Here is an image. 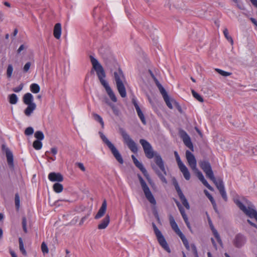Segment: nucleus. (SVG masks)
I'll list each match as a JSON object with an SVG mask.
<instances>
[{"instance_id": "1", "label": "nucleus", "mask_w": 257, "mask_h": 257, "mask_svg": "<svg viewBox=\"0 0 257 257\" xmlns=\"http://www.w3.org/2000/svg\"><path fill=\"white\" fill-rule=\"evenodd\" d=\"M90 59L91 64L93 65V68L96 72L100 82L105 88L107 95L113 102H116L117 98L114 93L109 86L108 82L104 79L106 75L103 68L98 60L92 56H90Z\"/></svg>"}, {"instance_id": "2", "label": "nucleus", "mask_w": 257, "mask_h": 257, "mask_svg": "<svg viewBox=\"0 0 257 257\" xmlns=\"http://www.w3.org/2000/svg\"><path fill=\"white\" fill-rule=\"evenodd\" d=\"M233 201L238 207L248 217L254 218L257 222V211L254 205L246 198L236 195Z\"/></svg>"}, {"instance_id": "3", "label": "nucleus", "mask_w": 257, "mask_h": 257, "mask_svg": "<svg viewBox=\"0 0 257 257\" xmlns=\"http://www.w3.org/2000/svg\"><path fill=\"white\" fill-rule=\"evenodd\" d=\"M140 143L142 146L145 154L148 159L155 158V162L157 165L160 168V170L163 172L165 175H166L167 172L165 168L163 161L161 157L156 154L153 151L151 145L146 140L141 139Z\"/></svg>"}, {"instance_id": "4", "label": "nucleus", "mask_w": 257, "mask_h": 257, "mask_svg": "<svg viewBox=\"0 0 257 257\" xmlns=\"http://www.w3.org/2000/svg\"><path fill=\"white\" fill-rule=\"evenodd\" d=\"M186 157L190 168L196 174L199 180L210 190H212L211 186L208 183L204 178L202 173L197 168V162L193 154L189 151H186Z\"/></svg>"}, {"instance_id": "5", "label": "nucleus", "mask_w": 257, "mask_h": 257, "mask_svg": "<svg viewBox=\"0 0 257 257\" xmlns=\"http://www.w3.org/2000/svg\"><path fill=\"white\" fill-rule=\"evenodd\" d=\"M100 137L103 142L108 147L115 159L120 163L123 164V159L115 146L108 140L106 136L101 132H99Z\"/></svg>"}, {"instance_id": "6", "label": "nucleus", "mask_w": 257, "mask_h": 257, "mask_svg": "<svg viewBox=\"0 0 257 257\" xmlns=\"http://www.w3.org/2000/svg\"><path fill=\"white\" fill-rule=\"evenodd\" d=\"M114 76L116 82L117 89L122 97H125L126 96L125 88L123 83L124 80V77L122 72L119 70L117 72H114Z\"/></svg>"}, {"instance_id": "7", "label": "nucleus", "mask_w": 257, "mask_h": 257, "mask_svg": "<svg viewBox=\"0 0 257 257\" xmlns=\"http://www.w3.org/2000/svg\"><path fill=\"white\" fill-rule=\"evenodd\" d=\"M119 132L122 137L123 142L125 144L128 149L134 153H137L138 151V149L137 144L135 141L130 137L127 133L123 129L120 128Z\"/></svg>"}, {"instance_id": "8", "label": "nucleus", "mask_w": 257, "mask_h": 257, "mask_svg": "<svg viewBox=\"0 0 257 257\" xmlns=\"http://www.w3.org/2000/svg\"><path fill=\"white\" fill-rule=\"evenodd\" d=\"M138 178L146 198L151 204L156 205V201L147 184L140 175H138Z\"/></svg>"}, {"instance_id": "9", "label": "nucleus", "mask_w": 257, "mask_h": 257, "mask_svg": "<svg viewBox=\"0 0 257 257\" xmlns=\"http://www.w3.org/2000/svg\"><path fill=\"white\" fill-rule=\"evenodd\" d=\"M153 227L154 232L157 238L158 241L162 247L167 251L168 252H170V248L161 232L157 228L154 223H152Z\"/></svg>"}, {"instance_id": "10", "label": "nucleus", "mask_w": 257, "mask_h": 257, "mask_svg": "<svg viewBox=\"0 0 257 257\" xmlns=\"http://www.w3.org/2000/svg\"><path fill=\"white\" fill-rule=\"evenodd\" d=\"M200 168L205 173L206 176L210 180H215V177L212 170L210 164L205 161H200L199 162Z\"/></svg>"}, {"instance_id": "11", "label": "nucleus", "mask_w": 257, "mask_h": 257, "mask_svg": "<svg viewBox=\"0 0 257 257\" xmlns=\"http://www.w3.org/2000/svg\"><path fill=\"white\" fill-rule=\"evenodd\" d=\"M156 84H157V85L160 90V93H161V94L162 95V96L163 97V98H164L167 105L168 106V107L169 108L172 109L173 105L172 104V102L174 103L175 101L174 100H171L170 99V98H169L166 91L164 89V88L162 86V85L161 84H160L159 83V82L157 80H156Z\"/></svg>"}, {"instance_id": "12", "label": "nucleus", "mask_w": 257, "mask_h": 257, "mask_svg": "<svg viewBox=\"0 0 257 257\" xmlns=\"http://www.w3.org/2000/svg\"><path fill=\"white\" fill-rule=\"evenodd\" d=\"M179 134L185 146L192 151H193V145L191 142L190 137L186 132L183 130H181L179 132Z\"/></svg>"}, {"instance_id": "13", "label": "nucleus", "mask_w": 257, "mask_h": 257, "mask_svg": "<svg viewBox=\"0 0 257 257\" xmlns=\"http://www.w3.org/2000/svg\"><path fill=\"white\" fill-rule=\"evenodd\" d=\"M246 242L245 236L241 234H237L235 235L233 240V245L236 247H241Z\"/></svg>"}, {"instance_id": "14", "label": "nucleus", "mask_w": 257, "mask_h": 257, "mask_svg": "<svg viewBox=\"0 0 257 257\" xmlns=\"http://www.w3.org/2000/svg\"><path fill=\"white\" fill-rule=\"evenodd\" d=\"M107 209V202L105 199H104L100 208L99 209L97 213L95 215L94 218L98 219L103 217L106 213Z\"/></svg>"}, {"instance_id": "15", "label": "nucleus", "mask_w": 257, "mask_h": 257, "mask_svg": "<svg viewBox=\"0 0 257 257\" xmlns=\"http://www.w3.org/2000/svg\"><path fill=\"white\" fill-rule=\"evenodd\" d=\"M48 179L52 182L59 183L63 181V176L60 173L51 172L48 175Z\"/></svg>"}, {"instance_id": "16", "label": "nucleus", "mask_w": 257, "mask_h": 257, "mask_svg": "<svg viewBox=\"0 0 257 257\" xmlns=\"http://www.w3.org/2000/svg\"><path fill=\"white\" fill-rule=\"evenodd\" d=\"M2 149L6 152L8 165L10 167H13V155L12 152L9 150V149L6 148L5 145L2 146Z\"/></svg>"}, {"instance_id": "17", "label": "nucleus", "mask_w": 257, "mask_h": 257, "mask_svg": "<svg viewBox=\"0 0 257 257\" xmlns=\"http://www.w3.org/2000/svg\"><path fill=\"white\" fill-rule=\"evenodd\" d=\"M132 102H133V104L134 105V106L135 107V108L136 109L137 114H138L139 117H140V119L141 120L142 123L144 124H146V119H145V116H144L143 112L142 111L141 108H140L139 105L138 104V103H137L136 100H135V99H134V98L133 99Z\"/></svg>"}, {"instance_id": "18", "label": "nucleus", "mask_w": 257, "mask_h": 257, "mask_svg": "<svg viewBox=\"0 0 257 257\" xmlns=\"http://www.w3.org/2000/svg\"><path fill=\"white\" fill-rule=\"evenodd\" d=\"M110 222V216L107 214L98 225V229H104L107 227Z\"/></svg>"}, {"instance_id": "19", "label": "nucleus", "mask_w": 257, "mask_h": 257, "mask_svg": "<svg viewBox=\"0 0 257 257\" xmlns=\"http://www.w3.org/2000/svg\"><path fill=\"white\" fill-rule=\"evenodd\" d=\"M212 182H213L215 185H216L217 188L219 190L221 195L223 198H225V193L223 191V182L219 179L216 180L215 178V180H211Z\"/></svg>"}, {"instance_id": "20", "label": "nucleus", "mask_w": 257, "mask_h": 257, "mask_svg": "<svg viewBox=\"0 0 257 257\" xmlns=\"http://www.w3.org/2000/svg\"><path fill=\"white\" fill-rule=\"evenodd\" d=\"M208 222H209V225H210V227L211 228V230L212 231V232L215 236V237L216 238V240H217V241L218 242V243L221 245H222V242L221 240V239L219 237V235L217 231V230L214 228L213 225V224L210 219L209 217L208 218Z\"/></svg>"}, {"instance_id": "21", "label": "nucleus", "mask_w": 257, "mask_h": 257, "mask_svg": "<svg viewBox=\"0 0 257 257\" xmlns=\"http://www.w3.org/2000/svg\"><path fill=\"white\" fill-rule=\"evenodd\" d=\"M178 167L181 172L183 174V176L185 179H186L187 180H189L190 179V174L186 166L184 164H183L179 166Z\"/></svg>"}, {"instance_id": "22", "label": "nucleus", "mask_w": 257, "mask_h": 257, "mask_svg": "<svg viewBox=\"0 0 257 257\" xmlns=\"http://www.w3.org/2000/svg\"><path fill=\"white\" fill-rule=\"evenodd\" d=\"M54 36L57 39H59L61 35V25L60 23H57L54 28Z\"/></svg>"}, {"instance_id": "23", "label": "nucleus", "mask_w": 257, "mask_h": 257, "mask_svg": "<svg viewBox=\"0 0 257 257\" xmlns=\"http://www.w3.org/2000/svg\"><path fill=\"white\" fill-rule=\"evenodd\" d=\"M33 96L32 94L27 93L25 94L23 96L24 103L26 105H29L31 104H35L33 102Z\"/></svg>"}, {"instance_id": "24", "label": "nucleus", "mask_w": 257, "mask_h": 257, "mask_svg": "<svg viewBox=\"0 0 257 257\" xmlns=\"http://www.w3.org/2000/svg\"><path fill=\"white\" fill-rule=\"evenodd\" d=\"M170 223L172 229L174 230V231L178 235L181 234L182 232L180 231V229L178 228V226L176 223L174 218L173 216H170Z\"/></svg>"}, {"instance_id": "25", "label": "nucleus", "mask_w": 257, "mask_h": 257, "mask_svg": "<svg viewBox=\"0 0 257 257\" xmlns=\"http://www.w3.org/2000/svg\"><path fill=\"white\" fill-rule=\"evenodd\" d=\"M27 105L28 106L24 110V113L26 116H30L36 108V104H31Z\"/></svg>"}, {"instance_id": "26", "label": "nucleus", "mask_w": 257, "mask_h": 257, "mask_svg": "<svg viewBox=\"0 0 257 257\" xmlns=\"http://www.w3.org/2000/svg\"><path fill=\"white\" fill-rule=\"evenodd\" d=\"M19 249L21 252L25 256H27L28 254L26 250L24 247V244L23 241V239L21 237L19 238Z\"/></svg>"}, {"instance_id": "27", "label": "nucleus", "mask_w": 257, "mask_h": 257, "mask_svg": "<svg viewBox=\"0 0 257 257\" xmlns=\"http://www.w3.org/2000/svg\"><path fill=\"white\" fill-rule=\"evenodd\" d=\"M151 166H152V168L153 169V170L155 171V172L158 175L159 177L161 180V181L165 183H167V180H166L165 177H164V176L163 175H162L160 173V172L156 168V167L155 166V165L152 164Z\"/></svg>"}, {"instance_id": "28", "label": "nucleus", "mask_w": 257, "mask_h": 257, "mask_svg": "<svg viewBox=\"0 0 257 257\" xmlns=\"http://www.w3.org/2000/svg\"><path fill=\"white\" fill-rule=\"evenodd\" d=\"M53 189L56 193H59L63 191V186L59 183H55L53 186Z\"/></svg>"}, {"instance_id": "29", "label": "nucleus", "mask_w": 257, "mask_h": 257, "mask_svg": "<svg viewBox=\"0 0 257 257\" xmlns=\"http://www.w3.org/2000/svg\"><path fill=\"white\" fill-rule=\"evenodd\" d=\"M244 152L249 156L257 155V146L255 148H251L250 149L248 148L247 149L245 150Z\"/></svg>"}, {"instance_id": "30", "label": "nucleus", "mask_w": 257, "mask_h": 257, "mask_svg": "<svg viewBox=\"0 0 257 257\" xmlns=\"http://www.w3.org/2000/svg\"><path fill=\"white\" fill-rule=\"evenodd\" d=\"M178 235L181 238V239L183 243V244L184 245V246H185L186 249L188 250H189L190 246H189V242H188L187 239H186V238L185 237V236H184V235L182 233H181V234H178Z\"/></svg>"}, {"instance_id": "31", "label": "nucleus", "mask_w": 257, "mask_h": 257, "mask_svg": "<svg viewBox=\"0 0 257 257\" xmlns=\"http://www.w3.org/2000/svg\"><path fill=\"white\" fill-rule=\"evenodd\" d=\"M179 198L184 205V206L188 210L190 209V205L189 203L188 202L187 200L186 199L184 195H182L181 196H179Z\"/></svg>"}, {"instance_id": "32", "label": "nucleus", "mask_w": 257, "mask_h": 257, "mask_svg": "<svg viewBox=\"0 0 257 257\" xmlns=\"http://www.w3.org/2000/svg\"><path fill=\"white\" fill-rule=\"evenodd\" d=\"M30 90L34 93H38L40 91V88L38 84L33 83L30 86Z\"/></svg>"}, {"instance_id": "33", "label": "nucleus", "mask_w": 257, "mask_h": 257, "mask_svg": "<svg viewBox=\"0 0 257 257\" xmlns=\"http://www.w3.org/2000/svg\"><path fill=\"white\" fill-rule=\"evenodd\" d=\"M92 115L93 116L94 119L96 121H98L101 124V127L103 128L104 124L102 117L99 115L95 113H93L92 114Z\"/></svg>"}, {"instance_id": "34", "label": "nucleus", "mask_w": 257, "mask_h": 257, "mask_svg": "<svg viewBox=\"0 0 257 257\" xmlns=\"http://www.w3.org/2000/svg\"><path fill=\"white\" fill-rule=\"evenodd\" d=\"M9 102L12 104H15L17 103L18 97L16 94H12L9 95Z\"/></svg>"}, {"instance_id": "35", "label": "nucleus", "mask_w": 257, "mask_h": 257, "mask_svg": "<svg viewBox=\"0 0 257 257\" xmlns=\"http://www.w3.org/2000/svg\"><path fill=\"white\" fill-rule=\"evenodd\" d=\"M13 70H14V69H13V67L12 65V64L8 65L7 69V72H6L7 77L8 78H11V77L12 76Z\"/></svg>"}, {"instance_id": "36", "label": "nucleus", "mask_w": 257, "mask_h": 257, "mask_svg": "<svg viewBox=\"0 0 257 257\" xmlns=\"http://www.w3.org/2000/svg\"><path fill=\"white\" fill-rule=\"evenodd\" d=\"M33 146L37 150H40L42 147V143L41 141L35 140L33 143Z\"/></svg>"}, {"instance_id": "37", "label": "nucleus", "mask_w": 257, "mask_h": 257, "mask_svg": "<svg viewBox=\"0 0 257 257\" xmlns=\"http://www.w3.org/2000/svg\"><path fill=\"white\" fill-rule=\"evenodd\" d=\"M35 137L37 139V140L42 141L44 139V136L42 132L37 131L35 133Z\"/></svg>"}, {"instance_id": "38", "label": "nucleus", "mask_w": 257, "mask_h": 257, "mask_svg": "<svg viewBox=\"0 0 257 257\" xmlns=\"http://www.w3.org/2000/svg\"><path fill=\"white\" fill-rule=\"evenodd\" d=\"M192 92V94L193 95V96L197 100H198L199 101L201 102H203L204 100L203 99V98L198 93H197L196 91H195V90H192L191 91Z\"/></svg>"}, {"instance_id": "39", "label": "nucleus", "mask_w": 257, "mask_h": 257, "mask_svg": "<svg viewBox=\"0 0 257 257\" xmlns=\"http://www.w3.org/2000/svg\"><path fill=\"white\" fill-rule=\"evenodd\" d=\"M22 227H23L24 231L25 233H27V232H28L27 228V220L26 217L25 216L23 217V218H22Z\"/></svg>"}, {"instance_id": "40", "label": "nucleus", "mask_w": 257, "mask_h": 257, "mask_svg": "<svg viewBox=\"0 0 257 257\" xmlns=\"http://www.w3.org/2000/svg\"><path fill=\"white\" fill-rule=\"evenodd\" d=\"M109 105L110 106V107L111 108V109L113 112V113L115 115L118 116L120 113L119 109L114 104H113L112 103H109Z\"/></svg>"}, {"instance_id": "41", "label": "nucleus", "mask_w": 257, "mask_h": 257, "mask_svg": "<svg viewBox=\"0 0 257 257\" xmlns=\"http://www.w3.org/2000/svg\"><path fill=\"white\" fill-rule=\"evenodd\" d=\"M15 205L17 209L18 210L20 207V197L18 194H16L15 195Z\"/></svg>"}, {"instance_id": "42", "label": "nucleus", "mask_w": 257, "mask_h": 257, "mask_svg": "<svg viewBox=\"0 0 257 257\" xmlns=\"http://www.w3.org/2000/svg\"><path fill=\"white\" fill-rule=\"evenodd\" d=\"M41 249L43 253H47L49 252V249L47 244L44 242H42L41 244Z\"/></svg>"}, {"instance_id": "43", "label": "nucleus", "mask_w": 257, "mask_h": 257, "mask_svg": "<svg viewBox=\"0 0 257 257\" xmlns=\"http://www.w3.org/2000/svg\"><path fill=\"white\" fill-rule=\"evenodd\" d=\"M235 4H236V6L238 9L240 10H245V8L243 6V5L240 3V2L238 0H232Z\"/></svg>"}, {"instance_id": "44", "label": "nucleus", "mask_w": 257, "mask_h": 257, "mask_svg": "<svg viewBox=\"0 0 257 257\" xmlns=\"http://www.w3.org/2000/svg\"><path fill=\"white\" fill-rule=\"evenodd\" d=\"M34 133V130L32 127H27L25 131V134L27 136L32 135Z\"/></svg>"}, {"instance_id": "45", "label": "nucleus", "mask_w": 257, "mask_h": 257, "mask_svg": "<svg viewBox=\"0 0 257 257\" xmlns=\"http://www.w3.org/2000/svg\"><path fill=\"white\" fill-rule=\"evenodd\" d=\"M31 66V63L30 62H27L23 67V72L27 73L28 72Z\"/></svg>"}, {"instance_id": "46", "label": "nucleus", "mask_w": 257, "mask_h": 257, "mask_svg": "<svg viewBox=\"0 0 257 257\" xmlns=\"http://www.w3.org/2000/svg\"><path fill=\"white\" fill-rule=\"evenodd\" d=\"M141 172L143 173L144 176L146 177V179L148 180V182L151 183V179L149 176V175L148 174L146 169L145 168L143 169L142 170H141Z\"/></svg>"}, {"instance_id": "47", "label": "nucleus", "mask_w": 257, "mask_h": 257, "mask_svg": "<svg viewBox=\"0 0 257 257\" xmlns=\"http://www.w3.org/2000/svg\"><path fill=\"white\" fill-rule=\"evenodd\" d=\"M141 172L143 173L144 176L146 177V179L148 180V182L151 183V179L149 176V175L148 174L146 169L145 168L143 169L142 170H141Z\"/></svg>"}, {"instance_id": "48", "label": "nucleus", "mask_w": 257, "mask_h": 257, "mask_svg": "<svg viewBox=\"0 0 257 257\" xmlns=\"http://www.w3.org/2000/svg\"><path fill=\"white\" fill-rule=\"evenodd\" d=\"M175 157L176 158V161L177 162L178 166L183 164V162L181 161L180 158L176 151L174 152Z\"/></svg>"}, {"instance_id": "49", "label": "nucleus", "mask_w": 257, "mask_h": 257, "mask_svg": "<svg viewBox=\"0 0 257 257\" xmlns=\"http://www.w3.org/2000/svg\"><path fill=\"white\" fill-rule=\"evenodd\" d=\"M135 165L137 167H138L141 171L142 170L145 168L143 166V165L138 160L134 162Z\"/></svg>"}, {"instance_id": "50", "label": "nucleus", "mask_w": 257, "mask_h": 257, "mask_svg": "<svg viewBox=\"0 0 257 257\" xmlns=\"http://www.w3.org/2000/svg\"><path fill=\"white\" fill-rule=\"evenodd\" d=\"M204 193L205 194V195H206V196L208 198V199L211 202L212 204H213L214 203V200L212 196L210 194V193L207 190H205L204 191Z\"/></svg>"}, {"instance_id": "51", "label": "nucleus", "mask_w": 257, "mask_h": 257, "mask_svg": "<svg viewBox=\"0 0 257 257\" xmlns=\"http://www.w3.org/2000/svg\"><path fill=\"white\" fill-rule=\"evenodd\" d=\"M191 249L192 250V252L195 256V257H199L197 253V248L194 244H191Z\"/></svg>"}, {"instance_id": "52", "label": "nucleus", "mask_w": 257, "mask_h": 257, "mask_svg": "<svg viewBox=\"0 0 257 257\" xmlns=\"http://www.w3.org/2000/svg\"><path fill=\"white\" fill-rule=\"evenodd\" d=\"M23 88V84L21 83L18 87L14 88L13 90L15 92H19Z\"/></svg>"}, {"instance_id": "53", "label": "nucleus", "mask_w": 257, "mask_h": 257, "mask_svg": "<svg viewBox=\"0 0 257 257\" xmlns=\"http://www.w3.org/2000/svg\"><path fill=\"white\" fill-rule=\"evenodd\" d=\"M76 165L78 166V167L82 171L84 172L85 171V168L83 164L82 163H76Z\"/></svg>"}, {"instance_id": "54", "label": "nucleus", "mask_w": 257, "mask_h": 257, "mask_svg": "<svg viewBox=\"0 0 257 257\" xmlns=\"http://www.w3.org/2000/svg\"><path fill=\"white\" fill-rule=\"evenodd\" d=\"M175 187L179 197L184 195L179 185H177V186H175Z\"/></svg>"}, {"instance_id": "55", "label": "nucleus", "mask_w": 257, "mask_h": 257, "mask_svg": "<svg viewBox=\"0 0 257 257\" xmlns=\"http://www.w3.org/2000/svg\"><path fill=\"white\" fill-rule=\"evenodd\" d=\"M226 39L230 43L231 46L233 45V41L232 38L230 36L227 35V33L226 32Z\"/></svg>"}, {"instance_id": "56", "label": "nucleus", "mask_w": 257, "mask_h": 257, "mask_svg": "<svg viewBox=\"0 0 257 257\" xmlns=\"http://www.w3.org/2000/svg\"><path fill=\"white\" fill-rule=\"evenodd\" d=\"M27 48V46L23 44L20 46L17 50L18 53H20L23 50L26 49Z\"/></svg>"}, {"instance_id": "57", "label": "nucleus", "mask_w": 257, "mask_h": 257, "mask_svg": "<svg viewBox=\"0 0 257 257\" xmlns=\"http://www.w3.org/2000/svg\"><path fill=\"white\" fill-rule=\"evenodd\" d=\"M215 71H216L217 73H219L222 76H225V71L222 70L218 68H215Z\"/></svg>"}, {"instance_id": "58", "label": "nucleus", "mask_w": 257, "mask_h": 257, "mask_svg": "<svg viewBox=\"0 0 257 257\" xmlns=\"http://www.w3.org/2000/svg\"><path fill=\"white\" fill-rule=\"evenodd\" d=\"M51 153L55 155L57 153V149L56 147H53L51 149Z\"/></svg>"}, {"instance_id": "59", "label": "nucleus", "mask_w": 257, "mask_h": 257, "mask_svg": "<svg viewBox=\"0 0 257 257\" xmlns=\"http://www.w3.org/2000/svg\"><path fill=\"white\" fill-rule=\"evenodd\" d=\"M87 217H88V215L85 216L81 218V219L79 222L80 225H81L82 224H83V223H84V221L86 219Z\"/></svg>"}, {"instance_id": "60", "label": "nucleus", "mask_w": 257, "mask_h": 257, "mask_svg": "<svg viewBox=\"0 0 257 257\" xmlns=\"http://www.w3.org/2000/svg\"><path fill=\"white\" fill-rule=\"evenodd\" d=\"M247 222H248L249 224H250L251 226H252L253 227H255V228H257V225H256L255 223H253L252 222H251L249 219H247Z\"/></svg>"}, {"instance_id": "61", "label": "nucleus", "mask_w": 257, "mask_h": 257, "mask_svg": "<svg viewBox=\"0 0 257 257\" xmlns=\"http://www.w3.org/2000/svg\"><path fill=\"white\" fill-rule=\"evenodd\" d=\"M10 253L12 256V257H18L17 254L15 253V252L12 250H10Z\"/></svg>"}, {"instance_id": "62", "label": "nucleus", "mask_w": 257, "mask_h": 257, "mask_svg": "<svg viewBox=\"0 0 257 257\" xmlns=\"http://www.w3.org/2000/svg\"><path fill=\"white\" fill-rule=\"evenodd\" d=\"M179 210L180 213L182 215H183L184 214H186V213L185 212V210L183 207H181V208H180L179 209Z\"/></svg>"}, {"instance_id": "63", "label": "nucleus", "mask_w": 257, "mask_h": 257, "mask_svg": "<svg viewBox=\"0 0 257 257\" xmlns=\"http://www.w3.org/2000/svg\"><path fill=\"white\" fill-rule=\"evenodd\" d=\"M250 20L251 21V22L256 26L257 27V21L256 20L254 19V18H250Z\"/></svg>"}, {"instance_id": "64", "label": "nucleus", "mask_w": 257, "mask_h": 257, "mask_svg": "<svg viewBox=\"0 0 257 257\" xmlns=\"http://www.w3.org/2000/svg\"><path fill=\"white\" fill-rule=\"evenodd\" d=\"M252 4L257 8V0H250Z\"/></svg>"}]
</instances>
